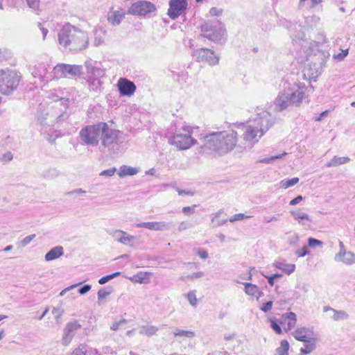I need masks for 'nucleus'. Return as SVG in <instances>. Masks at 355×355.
<instances>
[{
    "mask_svg": "<svg viewBox=\"0 0 355 355\" xmlns=\"http://www.w3.org/2000/svg\"><path fill=\"white\" fill-rule=\"evenodd\" d=\"M204 150H209L220 155L232 150L237 143V133L234 130L213 132L202 137Z\"/></svg>",
    "mask_w": 355,
    "mask_h": 355,
    "instance_id": "f257e3e1",
    "label": "nucleus"
},
{
    "mask_svg": "<svg viewBox=\"0 0 355 355\" xmlns=\"http://www.w3.org/2000/svg\"><path fill=\"white\" fill-rule=\"evenodd\" d=\"M59 44L71 51H82L89 44L87 33L70 24L63 26L58 33Z\"/></svg>",
    "mask_w": 355,
    "mask_h": 355,
    "instance_id": "f03ea898",
    "label": "nucleus"
},
{
    "mask_svg": "<svg viewBox=\"0 0 355 355\" xmlns=\"http://www.w3.org/2000/svg\"><path fill=\"white\" fill-rule=\"evenodd\" d=\"M275 121V117L266 111L259 113L253 121H249L245 126L243 138L245 141L257 142L262 135L272 127Z\"/></svg>",
    "mask_w": 355,
    "mask_h": 355,
    "instance_id": "7ed1b4c3",
    "label": "nucleus"
},
{
    "mask_svg": "<svg viewBox=\"0 0 355 355\" xmlns=\"http://www.w3.org/2000/svg\"><path fill=\"white\" fill-rule=\"evenodd\" d=\"M200 29L202 37L216 43L221 44L226 34L224 24L218 19L213 20L212 21H204L200 26Z\"/></svg>",
    "mask_w": 355,
    "mask_h": 355,
    "instance_id": "20e7f679",
    "label": "nucleus"
},
{
    "mask_svg": "<svg viewBox=\"0 0 355 355\" xmlns=\"http://www.w3.org/2000/svg\"><path fill=\"white\" fill-rule=\"evenodd\" d=\"M104 122L87 125L81 128L79 132L80 139L83 144L96 146L101 139Z\"/></svg>",
    "mask_w": 355,
    "mask_h": 355,
    "instance_id": "39448f33",
    "label": "nucleus"
},
{
    "mask_svg": "<svg viewBox=\"0 0 355 355\" xmlns=\"http://www.w3.org/2000/svg\"><path fill=\"white\" fill-rule=\"evenodd\" d=\"M21 80V76L16 71L6 69L0 71V92L9 94L15 89Z\"/></svg>",
    "mask_w": 355,
    "mask_h": 355,
    "instance_id": "423d86ee",
    "label": "nucleus"
},
{
    "mask_svg": "<svg viewBox=\"0 0 355 355\" xmlns=\"http://www.w3.org/2000/svg\"><path fill=\"white\" fill-rule=\"evenodd\" d=\"M102 125L103 130V132H101L100 140L101 141V145L104 148H107L116 144L117 145L122 142L121 139L123 135V132L110 128L108 124L105 122H104Z\"/></svg>",
    "mask_w": 355,
    "mask_h": 355,
    "instance_id": "0eeeda50",
    "label": "nucleus"
},
{
    "mask_svg": "<svg viewBox=\"0 0 355 355\" xmlns=\"http://www.w3.org/2000/svg\"><path fill=\"white\" fill-rule=\"evenodd\" d=\"M55 76L66 77L68 74L72 76H80L83 74V66L78 64H58L53 68Z\"/></svg>",
    "mask_w": 355,
    "mask_h": 355,
    "instance_id": "6e6552de",
    "label": "nucleus"
},
{
    "mask_svg": "<svg viewBox=\"0 0 355 355\" xmlns=\"http://www.w3.org/2000/svg\"><path fill=\"white\" fill-rule=\"evenodd\" d=\"M193 56L196 57L197 62H207L211 66L218 64L220 60L218 55H216L214 51L207 48H201L195 50Z\"/></svg>",
    "mask_w": 355,
    "mask_h": 355,
    "instance_id": "1a4fd4ad",
    "label": "nucleus"
},
{
    "mask_svg": "<svg viewBox=\"0 0 355 355\" xmlns=\"http://www.w3.org/2000/svg\"><path fill=\"white\" fill-rule=\"evenodd\" d=\"M155 10L156 7L153 3L141 1L133 3L129 8L128 13L133 15L146 16Z\"/></svg>",
    "mask_w": 355,
    "mask_h": 355,
    "instance_id": "9d476101",
    "label": "nucleus"
},
{
    "mask_svg": "<svg viewBox=\"0 0 355 355\" xmlns=\"http://www.w3.org/2000/svg\"><path fill=\"white\" fill-rule=\"evenodd\" d=\"M167 15L171 19H178L188 7L187 0H170Z\"/></svg>",
    "mask_w": 355,
    "mask_h": 355,
    "instance_id": "9b49d317",
    "label": "nucleus"
},
{
    "mask_svg": "<svg viewBox=\"0 0 355 355\" xmlns=\"http://www.w3.org/2000/svg\"><path fill=\"white\" fill-rule=\"evenodd\" d=\"M324 62V59L322 55H320V58L316 59V61H311L304 70V76L306 79L307 76L309 79H315L320 73Z\"/></svg>",
    "mask_w": 355,
    "mask_h": 355,
    "instance_id": "f8f14e48",
    "label": "nucleus"
},
{
    "mask_svg": "<svg viewBox=\"0 0 355 355\" xmlns=\"http://www.w3.org/2000/svg\"><path fill=\"white\" fill-rule=\"evenodd\" d=\"M304 88H306L304 85L303 86H299L297 85L293 87L289 86L284 88L292 106H299L302 103L304 96V93L301 89Z\"/></svg>",
    "mask_w": 355,
    "mask_h": 355,
    "instance_id": "ddd939ff",
    "label": "nucleus"
},
{
    "mask_svg": "<svg viewBox=\"0 0 355 355\" xmlns=\"http://www.w3.org/2000/svg\"><path fill=\"white\" fill-rule=\"evenodd\" d=\"M196 139L187 134L175 135L171 140V144L180 150L189 148L192 145L196 144Z\"/></svg>",
    "mask_w": 355,
    "mask_h": 355,
    "instance_id": "4468645a",
    "label": "nucleus"
},
{
    "mask_svg": "<svg viewBox=\"0 0 355 355\" xmlns=\"http://www.w3.org/2000/svg\"><path fill=\"white\" fill-rule=\"evenodd\" d=\"M117 87L121 96H131L136 91V85L132 81L125 78H121L118 80Z\"/></svg>",
    "mask_w": 355,
    "mask_h": 355,
    "instance_id": "2eb2a0df",
    "label": "nucleus"
},
{
    "mask_svg": "<svg viewBox=\"0 0 355 355\" xmlns=\"http://www.w3.org/2000/svg\"><path fill=\"white\" fill-rule=\"evenodd\" d=\"M80 328L81 325L76 320L68 322L63 330V343L65 345L69 343L75 335L76 331Z\"/></svg>",
    "mask_w": 355,
    "mask_h": 355,
    "instance_id": "dca6fc26",
    "label": "nucleus"
},
{
    "mask_svg": "<svg viewBox=\"0 0 355 355\" xmlns=\"http://www.w3.org/2000/svg\"><path fill=\"white\" fill-rule=\"evenodd\" d=\"M279 321V324L283 327L284 330L288 332L295 326L297 316L293 312H287L282 315Z\"/></svg>",
    "mask_w": 355,
    "mask_h": 355,
    "instance_id": "f3484780",
    "label": "nucleus"
},
{
    "mask_svg": "<svg viewBox=\"0 0 355 355\" xmlns=\"http://www.w3.org/2000/svg\"><path fill=\"white\" fill-rule=\"evenodd\" d=\"M172 223L164 221L160 222H143L136 224L137 227L147 228L155 231L169 230Z\"/></svg>",
    "mask_w": 355,
    "mask_h": 355,
    "instance_id": "a211bd4d",
    "label": "nucleus"
},
{
    "mask_svg": "<svg viewBox=\"0 0 355 355\" xmlns=\"http://www.w3.org/2000/svg\"><path fill=\"white\" fill-rule=\"evenodd\" d=\"M274 103L275 105V110L278 112H282L286 110L288 107L292 106L285 89L279 92L277 97L275 100Z\"/></svg>",
    "mask_w": 355,
    "mask_h": 355,
    "instance_id": "6ab92c4d",
    "label": "nucleus"
},
{
    "mask_svg": "<svg viewBox=\"0 0 355 355\" xmlns=\"http://www.w3.org/2000/svg\"><path fill=\"white\" fill-rule=\"evenodd\" d=\"M292 335L297 340L304 342L312 338L311 336L313 335V332L309 328L300 327L295 329Z\"/></svg>",
    "mask_w": 355,
    "mask_h": 355,
    "instance_id": "aec40b11",
    "label": "nucleus"
},
{
    "mask_svg": "<svg viewBox=\"0 0 355 355\" xmlns=\"http://www.w3.org/2000/svg\"><path fill=\"white\" fill-rule=\"evenodd\" d=\"M354 254L351 251L343 250L336 254L334 260L337 262H343L351 265L355 262Z\"/></svg>",
    "mask_w": 355,
    "mask_h": 355,
    "instance_id": "412c9836",
    "label": "nucleus"
},
{
    "mask_svg": "<svg viewBox=\"0 0 355 355\" xmlns=\"http://www.w3.org/2000/svg\"><path fill=\"white\" fill-rule=\"evenodd\" d=\"M64 254V249L61 245H57L52 248L46 254L44 259L46 261H50L60 258Z\"/></svg>",
    "mask_w": 355,
    "mask_h": 355,
    "instance_id": "4be33fe9",
    "label": "nucleus"
},
{
    "mask_svg": "<svg viewBox=\"0 0 355 355\" xmlns=\"http://www.w3.org/2000/svg\"><path fill=\"white\" fill-rule=\"evenodd\" d=\"M291 214L295 220H297L302 225L310 226L309 223L311 222V219L309 218L308 214L299 211H291Z\"/></svg>",
    "mask_w": 355,
    "mask_h": 355,
    "instance_id": "5701e85b",
    "label": "nucleus"
},
{
    "mask_svg": "<svg viewBox=\"0 0 355 355\" xmlns=\"http://www.w3.org/2000/svg\"><path fill=\"white\" fill-rule=\"evenodd\" d=\"M139 172L137 168L123 165L120 167L118 175L120 178H124L127 175H134Z\"/></svg>",
    "mask_w": 355,
    "mask_h": 355,
    "instance_id": "b1692460",
    "label": "nucleus"
},
{
    "mask_svg": "<svg viewBox=\"0 0 355 355\" xmlns=\"http://www.w3.org/2000/svg\"><path fill=\"white\" fill-rule=\"evenodd\" d=\"M315 341L316 339L314 338L308 339V341H304V347L300 349L301 354L306 355L311 353L316 347Z\"/></svg>",
    "mask_w": 355,
    "mask_h": 355,
    "instance_id": "393cba45",
    "label": "nucleus"
},
{
    "mask_svg": "<svg viewBox=\"0 0 355 355\" xmlns=\"http://www.w3.org/2000/svg\"><path fill=\"white\" fill-rule=\"evenodd\" d=\"M350 159L348 157L334 156L329 162L325 164L327 167H334L349 162Z\"/></svg>",
    "mask_w": 355,
    "mask_h": 355,
    "instance_id": "a878e982",
    "label": "nucleus"
},
{
    "mask_svg": "<svg viewBox=\"0 0 355 355\" xmlns=\"http://www.w3.org/2000/svg\"><path fill=\"white\" fill-rule=\"evenodd\" d=\"M323 311L324 312L327 311H331L334 313V315L332 316V318L336 320H345L348 318L349 315L344 311H336L333 308H331L329 306H324Z\"/></svg>",
    "mask_w": 355,
    "mask_h": 355,
    "instance_id": "bb28decb",
    "label": "nucleus"
},
{
    "mask_svg": "<svg viewBox=\"0 0 355 355\" xmlns=\"http://www.w3.org/2000/svg\"><path fill=\"white\" fill-rule=\"evenodd\" d=\"M124 17V14L120 11H114L108 16V21L113 26L119 25Z\"/></svg>",
    "mask_w": 355,
    "mask_h": 355,
    "instance_id": "cd10ccee",
    "label": "nucleus"
},
{
    "mask_svg": "<svg viewBox=\"0 0 355 355\" xmlns=\"http://www.w3.org/2000/svg\"><path fill=\"white\" fill-rule=\"evenodd\" d=\"M275 267L278 269L282 270L285 273L288 275H291L293 273L295 269V265L293 263H284L282 262H277L275 263Z\"/></svg>",
    "mask_w": 355,
    "mask_h": 355,
    "instance_id": "c85d7f7f",
    "label": "nucleus"
},
{
    "mask_svg": "<svg viewBox=\"0 0 355 355\" xmlns=\"http://www.w3.org/2000/svg\"><path fill=\"white\" fill-rule=\"evenodd\" d=\"M289 343L286 340H282L280 347L276 349L275 355H288Z\"/></svg>",
    "mask_w": 355,
    "mask_h": 355,
    "instance_id": "c756f323",
    "label": "nucleus"
},
{
    "mask_svg": "<svg viewBox=\"0 0 355 355\" xmlns=\"http://www.w3.org/2000/svg\"><path fill=\"white\" fill-rule=\"evenodd\" d=\"M245 286V292L247 295L254 296L255 294L258 292V287L253 284L251 283H244Z\"/></svg>",
    "mask_w": 355,
    "mask_h": 355,
    "instance_id": "7c9ffc66",
    "label": "nucleus"
},
{
    "mask_svg": "<svg viewBox=\"0 0 355 355\" xmlns=\"http://www.w3.org/2000/svg\"><path fill=\"white\" fill-rule=\"evenodd\" d=\"M87 83H89V89L93 91H97L101 85L100 80L93 78L92 76H88Z\"/></svg>",
    "mask_w": 355,
    "mask_h": 355,
    "instance_id": "2f4dec72",
    "label": "nucleus"
},
{
    "mask_svg": "<svg viewBox=\"0 0 355 355\" xmlns=\"http://www.w3.org/2000/svg\"><path fill=\"white\" fill-rule=\"evenodd\" d=\"M107 232L119 243H121L120 239L123 238V234H126V232L120 230H107Z\"/></svg>",
    "mask_w": 355,
    "mask_h": 355,
    "instance_id": "473e14b6",
    "label": "nucleus"
},
{
    "mask_svg": "<svg viewBox=\"0 0 355 355\" xmlns=\"http://www.w3.org/2000/svg\"><path fill=\"white\" fill-rule=\"evenodd\" d=\"M112 292V288L110 286L100 288L98 291V300H102L105 298L107 296L110 295Z\"/></svg>",
    "mask_w": 355,
    "mask_h": 355,
    "instance_id": "72a5a7b5",
    "label": "nucleus"
},
{
    "mask_svg": "<svg viewBox=\"0 0 355 355\" xmlns=\"http://www.w3.org/2000/svg\"><path fill=\"white\" fill-rule=\"evenodd\" d=\"M174 336L175 337L184 336V337H187V338H192L195 336V334L192 331L181 330V329H176L174 332Z\"/></svg>",
    "mask_w": 355,
    "mask_h": 355,
    "instance_id": "f704fd0d",
    "label": "nucleus"
},
{
    "mask_svg": "<svg viewBox=\"0 0 355 355\" xmlns=\"http://www.w3.org/2000/svg\"><path fill=\"white\" fill-rule=\"evenodd\" d=\"M135 236L129 235L127 232L126 234H123L122 239H120L121 243L129 246H132V242L135 241Z\"/></svg>",
    "mask_w": 355,
    "mask_h": 355,
    "instance_id": "c9c22d12",
    "label": "nucleus"
},
{
    "mask_svg": "<svg viewBox=\"0 0 355 355\" xmlns=\"http://www.w3.org/2000/svg\"><path fill=\"white\" fill-rule=\"evenodd\" d=\"M59 175V172L55 168H49L43 172L42 175L45 178L53 179L58 177Z\"/></svg>",
    "mask_w": 355,
    "mask_h": 355,
    "instance_id": "e433bc0d",
    "label": "nucleus"
},
{
    "mask_svg": "<svg viewBox=\"0 0 355 355\" xmlns=\"http://www.w3.org/2000/svg\"><path fill=\"white\" fill-rule=\"evenodd\" d=\"M120 275H121L120 272H115L114 273L103 276L98 279V284H105L107 282L110 281L111 279H114V277L119 276Z\"/></svg>",
    "mask_w": 355,
    "mask_h": 355,
    "instance_id": "4c0bfd02",
    "label": "nucleus"
},
{
    "mask_svg": "<svg viewBox=\"0 0 355 355\" xmlns=\"http://www.w3.org/2000/svg\"><path fill=\"white\" fill-rule=\"evenodd\" d=\"M270 327L271 329L277 334H282V329L281 328V324H279V321H277L275 319L270 318Z\"/></svg>",
    "mask_w": 355,
    "mask_h": 355,
    "instance_id": "58836bf2",
    "label": "nucleus"
},
{
    "mask_svg": "<svg viewBox=\"0 0 355 355\" xmlns=\"http://www.w3.org/2000/svg\"><path fill=\"white\" fill-rule=\"evenodd\" d=\"M299 180H299L298 178H293L291 179H288L286 180H283L281 182L282 183V187L283 188H284V189L289 188L291 187L294 186L297 183H298Z\"/></svg>",
    "mask_w": 355,
    "mask_h": 355,
    "instance_id": "ea45409f",
    "label": "nucleus"
},
{
    "mask_svg": "<svg viewBox=\"0 0 355 355\" xmlns=\"http://www.w3.org/2000/svg\"><path fill=\"white\" fill-rule=\"evenodd\" d=\"M321 2V0H300V6L312 8Z\"/></svg>",
    "mask_w": 355,
    "mask_h": 355,
    "instance_id": "a19ab883",
    "label": "nucleus"
},
{
    "mask_svg": "<svg viewBox=\"0 0 355 355\" xmlns=\"http://www.w3.org/2000/svg\"><path fill=\"white\" fill-rule=\"evenodd\" d=\"M287 153H284L283 154L272 156L270 157L263 158L259 160L261 163L265 164H270L272 163L275 160L282 158L283 156L286 155Z\"/></svg>",
    "mask_w": 355,
    "mask_h": 355,
    "instance_id": "79ce46f5",
    "label": "nucleus"
},
{
    "mask_svg": "<svg viewBox=\"0 0 355 355\" xmlns=\"http://www.w3.org/2000/svg\"><path fill=\"white\" fill-rule=\"evenodd\" d=\"M308 245L310 248H315V246L322 247L323 242L317 239L310 237L308 239Z\"/></svg>",
    "mask_w": 355,
    "mask_h": 355,
    "instance_id": "37998d69",
    "label": "nucleus"
},
{
    "mask_svg": "<svg viewBox=\"0 0 355 355\" xmlns=\"http://www.w3.org/2000/svg\"><path fill=\"white\" fill-rule=\"evenodd\" d=\"M105 74V70L103 69L97 67L95 71L92 73V75L89 76H92L93 78H97L100 79L101 78H103Z\"/></svg>",
    "mask_w": 355,
    "mask_h": 355,
    "instance_id": "c03bdc74",
    "label": "nucleus"
},
{
    "mask_svg": "<svg viewBox=\"0 0 355 355\" xmlns=\"http://www.w3.org/2000/svg\"><path fill=\"white\" fill-rule=\"evenodd\" d=\"M249 217H250L249 216H246L244 214L239 213V214H236L233 215L232 216H231L229 220L231 223H234L236 221L242 220H243L245 218H248Z\"/></svg>",
    "mask_w": 355,
    "mask_h": 355,
    "instance_id": "a18cd8bd",
    "label": "nucleus"
},
{
    "mask_svg": "<svg viewBox=\"0 0 355 355\" xmlns=\"http://www.w3.org/2000/svg\"><path fill=\"white\" fill-rule=\"evenodd\" d=\"M130 279L132 282L143 284L145 282V275L141 272H139L137 275H133V277H131Z\"/></svg>",
    "mask_w": 355,
    "mask_h": 355,
    "instance_id": "49530a36",
    "label": "nucleus"
},
{
    "mask_svg": "<svg viewBox=\"0 0 355 355\" xmlns=\"http://www.w3.org/2000/svg\"><path fill=\"white\" fill-rule=\"evenodd\" d=\"M86 69H87V73L88 74H90L92 75V73L95 71V69L97 68V67L94 66L93 64H92V61H85V64H84Z\"/></svg>",
    "mask_w": 355,
    "mask_h": 355,
    "instance_id": "de8ad7c7",
    "label": "nucleus"
},
{
    "mask_svg": "<svg viewBox=\"0 0 355 355\" xmlns=\"http://www.w3.org/2000/svg\"><path fill=\"white\" fill-rule=\"evenodd\" d=\"M264 277L268 279V282L270 286H273L275 284V279L280 278L282 277V274L275 273L270 276L264 275Z\"/></svg>",
    "mask_w": 355,
    "mask_h": 355,
    "instance_id": "09e8293b",
    "label": "nucleus"
},
{
    "mask_svg": "<svg viewBox=\"0 0 355 355\" xmlns=\"http://www.w3.org/2000/svg\"><path fill=\"white\" fill-rule=\"evenodd\" d=\"M116 171V169L115 167L110 168L108 169L103 171L100 173V175H101V176L112 177V175H114Z\"/></svg>",
    "mask_w": 355,
    "mask_h": 355,
    "instance_id": "8fccbe9b",
    "label": "nucleus"
},
{
    "mask_svg": "<svg viewBox=\"0 0 355 355\" xmlns=\"http://www.w3.org/2000/svg\"><path fill=\"white\" fill-rule=\"evenodd\" d=\"M349 49L342 50V52L334 55V58L339 61L343 60L348 55Z\"/></svg>",
    "mask_w": 355,
    "mask_h": 355,
    "instance_id": "3c124183",
    "label": "nucleus"
},
{
    "mask_svg": "<svg viewBox=\"0 0 355 355\" xmlns=\"http://www.w3.org/2000/svg\"><path fill=\"white\" fill-rule=\"evenodd\" d=\"M295 254L297 255V257H304V256H306V254H309V251L308 250V248L307 246L304 245L303 246L300 250H297L295 252Z\"/></svg>",
    "mask_w": 355,
    "mask_h": 355,
    "instance_id": "603ef678",
    "label": "nucleus"
},
{
    "mask_svg": "<svg viewBox=\"0 0 355 355\" xmlns=\"http://www.w3.org/2000/svg\"><path fill=\"white\" fill-rule=\"evenodd\" d=\"M188 300L192 306H195L197 304V299L194 291H190L187 295Z\"/></svg>",
    "mask_w": 355,
    "mask_h": 355,
    "instance_id": "864d4df0",
    "label": "nucleus"
},
{
    "mask_svg": "<svg viewBox=\"0 0 355 355\" xmlns=\"http://www.w3.org/2000/svg\"><path fill=\"white\" fill-rule=\"evenodd\" d=\"M36 235L35 234H31L29 236H26L21 241V244L22 247H24L27 245L28 243H30L35 238Z\"/></svg>",
    "mask_w": 355,
    "mask_h": 355,
    "instance_id": "5fc2aeb1",
    "label": "nucleus"
},
{
    "mask_svg": "<svg viewBox=\"0 0 355 355\" xmlns=\"http://www.w3.org/2000/svg\"><path fill=\"white\" fill-rule=\"evenodd\" d=\"M272 306V301H268L262 304V306L260 307V309L263 311L264 313L268 312L270 310H271Z\"/></svg>",
    "mask_w": 355,
    "mask_h": 355,
    "instance_id": "6e6d98bb",
    "label": "nucleus"
},
{
    "mask_svg": "<svg viewBox=\"0 0 355 355\" xmlns=\"http://www.w3.org/2000/svg\"><path fill=\"white\" fill-rule=\"evenodd\" d=\"M91 285L85 284L84 286L78 288V292L80 295H83L86 294L87 292H89L91 290Z\"/></svg>",
    "mask_w": 355,
    "mask_h": 355,
    "instance_id": "4d7b16f0",
    "label": "nucleus"
},
{
    "mask_svg": "<svg viewBox=\"0 0 355 355\" xmlns=\"http://www.w3.org/2000/svg\"><path fill=\"white\" fill-rule=\"evenodd\" d=\"M298 241H299V236L297 233H295L293 235H292L291 236H290L288 238V243L291 245H295L297 243Z\"/></svg>",
    "mask_w": 355,
    "mask_h": 355,
    "instance_id": "13d9d810",
    "label": "nucleus"
},
{
    "mask_svg": "<svg viewBox=\"0 0 355 355\" xmlns=\"http://www.w3.org/2000/svg\"><path fill=\"white\" fill-rule=\"evenodd\" d=\"M145 333L148 336H152L155 334V333L157 331L158 329L155 326H150L145 328Z\"/></svg>",
    "mask_w": 355,
    "mask_h": 355,
    "instance_id": "bf43d9fd",
    "label": "nucleus"
},
{
    "mask_svg": "<svg viewBox=\"0 0 355 355\" xmlns=\"http://www.w3.org/2000/svg\"><path fill=\"white\" fill-rule=\"evenodd\" d=\"M197 207L196 205H193L191 207H184L182 208V212L187 215L193 214L195 211V207Z\"/></svg>",
    "mask_w": 355,
    "mask_h": 355,
    "instance_id": "052dcab7",
    "label": "nucleus"
},
{
    "mask_svg": "<svg viewBox=\"0 0 355 355\" xmlns=\"http://www.w3.org/2000/svg\"><path fill=\"white\" fill-rule=\"evenodd\" d=\"M223 12V10L222 9H218L216 7H212L210 10H209V13L211 16H220Z\"/></svg>",
    "mask_w": 355,
    "mask_h": 355,
    "instance_id": "680f3d73",
    "label": "nucleus"
},
{
    "mask_svg": "<svg viewBox=\"0 0 355 355\" xmlns=\"http://www.w3.org/2000/svg\"><path fill=\"white\" fill-rule=\"evenodd\" d=\"M70 355H87L86 350L84 347L76 348Z\"/></svg>",
    "mask_w": 355,
    "mask_h": 355,
    "instance_id": "e2e57ef3",
    "label": "nucleus"
},
{
    "mask_svg": "<svg viewBox=\"0 0 355 355\" xmlns=\"http://www.w3.org/2000/svg\"><path fill=\"white\" fill-rule=\"evenodd\" d=\"M63 310L58 309V308H54L52 311L53 314L54 315V317L56 320H58L60 318L62 315L63 314Z\"/></svg>",
    "mask_w": 355,
    "mask_h": 355,
    "instance_id": "0e129e2a",
    "label": "nucleus"
},
{
    "mask_svg": "<svg viewBox=\"0 0 355 355\" xmlns=\"http://www.w3.org/2000/svg\"><path fill=\"white\" fill-rule=\"evenodd\" d=\"M28 6L31 8H37L39 6V0H26Z\"/></svg>",
    "mask_w": 355,
    "mask_h": 355,
    "instance_id": "69168bd1",
    "label": "nucleus"
},
{
    "mask_svg": "<svg viewBox=\"0 0 355 355\" xmlns=\"http://www.w3.org/2000/svg\"><path fill=\"white\" fill-rule=\"evenodd\" d=\"M125 320L123 319V320H121L119 322H115L111 327V329L114 330V331H116V330H118L120 327V326L123 324H125Z\"/></svg>",
    "mask_w": 355,
    "mask_h": 355,
    "instance_id": "338daca9",
    "label": "nucleus"
},
{
    "mask_svg": "<svg viewBox=\"0 0 355 355\" xmlns=\"http://www.w3.org/2000/svg\"><path fill=\"white\" fill-rule=\"evenodd\" d=\"M189 227H190V224L189 223L183 221L179 225V226L178 227V231L182 232V231L185 230Z\"/></svg>",
    "mask_w": 355,
    "mask_h": 355,
    "instance_id": "774afa93",
    "label": "nucleus"
}]
</instances>
